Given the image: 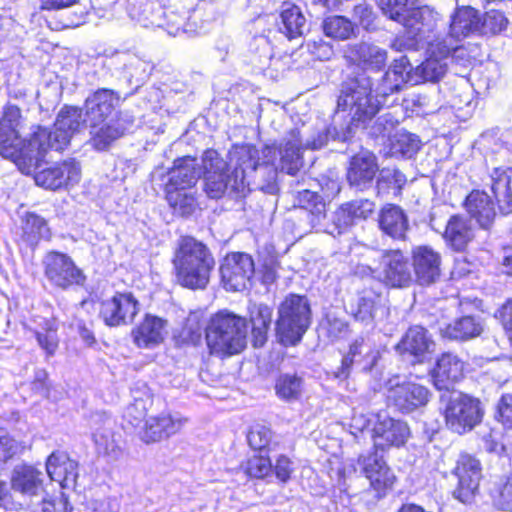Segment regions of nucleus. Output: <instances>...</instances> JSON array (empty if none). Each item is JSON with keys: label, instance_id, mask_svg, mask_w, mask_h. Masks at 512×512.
I'll list each match as a JSON object with an SVG mask.
<instances>
[{"label": "nucleus", "instance_id": "nucleus-1", "mask_svg": "<svg viewBox=\"0 0 512 512\" xmlns=\"http://www.w3.org/2000/svg\"><path fill=\"white\" fill-rule=\"evenodd\" d=\"M254 150L251 145L235 146L229 153L227 164L215 150H207L202 159L204 190L208 197L219 199L227 192L245 194L250 182L247 181L244 165H252Z\"/></svg>", "mask_w": 512, "mask_h": 512}, {"label": "nucleus", "instance_id": "nucleus-2", "mask_svg": "<svg viewBox=\"0 0 512 512\" xmlns=\"http://www.w3.org/2000/svg\"><path fill=\"white\" fill-rule=\"evenodd\" d=\"M177 282L189 289H204L215 261L206 245L192 237H182L174 253Z\"/></svg>", "mask_w": 512, "mask_h": 512}, {"label": "nucleus", "instance_id": "nucleus-3", "mask_svg": "<svg viewBox=\"0 0 512 512\" xmlns=\"http://www.w3.org/2000/svg\"><path fill=\"white\" fill-rule=\"evenodd\" d=\"M247 324L244 318L228 312L211 317L205 329L211 354L223 357L237 354L246 345Z\"/></svg>", "mask_w": 512, "mask_h": 512}, {"label": "nucleus", "instance_id": "nucleus-4", "mask_svg": "<svg viewBox=\"0 0 512 512\" xmlns=\"http://www.w3.org/2000/svg\"><path fill=\"white\" fill-rule=\"evenodd\" d=\"M85 123L87 117L83 118L81 109L64 106L59 111L52 129L43 126L32 128L31 145L43 151L44 156L50 150L62 151L69 145L72 137L85 127Z\"/></svg>", "mask_w": 512, "mask_h": 512}, {"label": "nucleus", "instance_id": "nucleus-5", "mask_svg": "<svg viewBox=\"0 0 512 512\" xmlns=\"http://www.w3.org/2000/svg\"><path fill=\"white\" fill-rule=\"evenodd\" d=\"M381 102L372 93V80L366 74L349 78L342 84L338 109L348 110L353 123H366L380 110Z\"/></svg>", "mask_w": 512, "mask_h": 512}, {"label": "nucleus", "instance_id": "nucleus-6", "mask_svg": "<svg viewBox=\"0 0 512 512\" xmlns=\"http://www.w3.org/2000/svg\"><path fill=\"white\" fill-rule=\"evenodd\" d=\"M311 323V308L305 296L290 294L278 307L276 335L283 345H296Z\"/></svg>", "mask_w": 512, "mask_h": 512}, {"label": "nucleus", "instance_id": "nucleus-7", "mask_svg": "<svg viewBox=\"0 0 512 512\" xmlns=\"http://www.w3.org/2000/svg\"><path fill=\"white\" fill-rule=\"evenodd\" d=\"M450 18L447 35L434 40V51L442 54L453 52V55L461 57L464 48L460 43L467 37L480 35V12L471 6H461Z\"/></svg>", "mask_w": 512, "mask_h": 512}, {"label": "nucleus", "instance_id": "nucleus-8", "mask_svg": "<svg viewBox=\"0 0 512 512\" xmlns=\"http://www.w3.org/2000/svg\"><path fill=\"white\" fill-rule=\"evenodd\" d=\"M31 140L32 132L27 139H22L21 134L0 127V155L11 159L26 175L38 169L45 158L43 151L31 145Z\"/></svg>", "mask_w": 512, "mask_h": 512}, {"label": "nucleus", "instance_id": "nucleus-9", "mask_svg": "<svg viewBox=\"0 0 512 512\" xmlns=\"http://www.w3.org/2000/svg\"><path fill=\"white\" fill-rule=\"evenodd\" d=\"M482 416L480 401L461 393L451 394L444 410L446 426L458 434L472 430Z\"/></svg>", "mask_w": 512, "mask_h": 512}, {"label": "nucleus", "instance_id": "nucleus-10", "mask_svg": "<svg viewBox=\"0 0 512 512\" xmlns=\"http://www.w3.org/2000/svg\"><path fill=\"white\" fill-rule=\"evenodd\" d=\"M42 264L44 275L53 287L67 290L74 286H81L85 282L82 270L67 254L50 251L44 256Z\"/></svg>", "mask_w": 512, "mask_h": 512}, {"label": "nucleus", "instance_id": "nucleus-11", "mask_svg": "<svg viewBox=\"0 0 512 512\" xmlns=\"http://www.w3.org/2000/svg\"><path fill=\"white\" fill-rule=\"evenodd\" d=\"M254 150L252 165L249 163L244 165L246 169L247 181L250 182L247 191L259 189L268 194H274L278 190L277 186V175L278 171L270 158H275V150L271 147H266L263 151V157L266 159L262 163H259V151L251 146Z\"/></svg>", "mask_w": 512, "mask_h": 512}, {"label": "nucleus", "instance_id": "nucleus-12", "mask_svg": "<svg viewBox=\"0 0 512 512\" xmlns=\"http://www.w3.org/2000/svg\"><path fill=\"white\" fill-rule=\"evenodd\" d=\"M254 272L252 257L242 252L227 255L220 266L223 285L226 290L233 292L246 289Z\"/></svg>", "mask_w": 512, "mask_h": 512}, {"label": "nucleus", "instance_id": "nucleus-13", "mask_svg": "<svg viewBox=\"0 0 512 512\" xmlns=\"http://www.w3.org/2000/svg\"><path fill=\"white\" fill-rule=\"evenodd\" d=\"M140 311V303L130 292L116 293L100 304L99 316L109 327H118L133 322Z\"/></svg>", "mask_w": 512, "mask_h": 512}, {"label": "nucleus", "instance_id": "nucleus-14", "mask_svg": "<svg viewBox=\"0 0 512 512\" xmlns=\"http://www.w3.org/2000/svg\"><path fill=\"white\" fill-rule=\"evenodd\" d=\"M348 312L365 326H374L389 315V308L380 293L364 289L348 304Z\"/></svg>", "mask_w": 512, "mask_h": 512}, {"label": "nucleus", "instance_id": "nucleus-15", "mask_svg": "<svg viewBox=\"0 0 512 512\" xmlns=\"http://www.w3.org/2000/svg\"><path fill=\"white\" fill-rule=\"evenodd\" d=\"M44 159L41 166L32 172L35 183L45 189L57 190L63 187L77 184L81 177L79 163L74 159L65 160L61 163L43 168Z\"/></svg>", "mask_w": 512, "mask_h": 512}, {"label": "nucleus", "instance_id": "nucleus-16", "mask_svg": "<svg viewBox=\"0 0 512 512\" xmlns=\"http://www.w3.org/2000/svg\"><path fill=\"white\" fill-rule=\"evenodd\" d=\"M187 421L178 413L161 412L145 419L139 437L146 444L161 442L179 433Z\"/></svg>", "mask_w": 512, "mask_h": 512}, {"label": "nucleus", "instance_id": "nucleus-17", "mask_svg": "<svg viewBox=\"0 0 512 512\" xmlns=\"http://www.w3.org/2000/svg\"><path fill=\"white\" fill-rule=\"evenodd\" d=\"M481 464L478 459L470 454H460L453 474L458 479L454 496L461 502L468 501L477 491L481 479Z\"/></svg>", "mask_w": 512, "mask_h": 512}, {"label": "nucleus", "instance_id": "nucleus-18", "mask_svg": "<svg viewBox=\"0 0 512 512\" xmlns=\"http://www.w3.org/2000/svg\"><path fill=\"white\" fill-rule=\"evenodd\" d=\"M429 397V390L425 386L414 382L393 385L387 392L388 403L402 413H409L426 405Z\"/></svg>", "mask_w": 512, "mask_h": 512}, {"label": "nucleus", "instance_id": "nucleus-19", "mask_svg": "<svg viewBox=\"0 0 512 512\" xmlns=\"http://www.w3.org/2000/svg\"><path fill=\"white\" fill-rule=\"evenodd\" d=\"M167 328L166 319L147 313L132 330L131 336L138 348L153 349L163 343L168 334Z\"/></svg>", "mask_w": 512, "mask_h": 512}, {"label": "nucleus", "instance_id": "nucleus-20", "mask_svg": "<svg viewBox=\"0 0 512 512\" xmlns=\"http://www.w3.org/2000/svg\"><path fill=\"white\" fill-rule=\"evenodd\" d=\"M409 436V428L405 422L395 420L386 415H378L374 425L372 438L376 449L384 450L391 446L403 445Z\"/></svg>", "mask_w": 512, "mask_h": 512}, {"label": "nucleus", "instance_id": "nucleus-21", "mask_svg": "<svg viewBox=\"0 0 512 512\" xmlns=\"http://www.w3.org/2000/svg\"><path fill=\"white\" fill-rule=\"evenodd\" d=\"M344 56L350 63L372 71L382 70L388 59L385 49L365 41L348 45Z\"/></svg>", "mask_w": 512, "mask_h": 512}, {"label": "nucleus", "instance_id": "nucleus-22", "mask_svg": "<svg viewBox=\"0 0 512 512\" xmlns=\"http://www.w3.org/2000/svg\"><path fill=\"white\" fill-rule=\"evenodd\" d=\"M357 463L376 491L385 490L393 485L395 476L377 451L360 455Z\"/></svg>", "mask_w": 512, "mask_h": 512}, {"label": "nucleus", "instance_id": "nucleus-23", "mask_svg": "<svg viewBox=\"0 0 512 512\" xmlns=\"http://www.w3.org/2000/svg\"><path fill=\"white\" fill-rule=\"evenodd\" d=\"M201 176V168L195 158L186 156L174 161L173 167L168 171V181L165 183V192L189 190Z\"/></svg>", "mask_w": 512, "mask_h": 512}, {"label": "nucleus", "instance_id": "nucleus-24", "mask_svg": "<svg viewBox=\"0 0 512 512\" xmlns=\"http://www.w3.org/2000/svg\"><path fill=\"white\" fill-rule=\"evenodd\" d=\"M378 171L376 156L368 150H362L351 158L347 180L351 186L363 190L372 183Z\"/></svg>", "mask_w": 512, "mask_h": 512}, {"label": "nucleus", "instance_id": "nucleus-25", "mask_svg": "<svg viewBox=\"0 0 512 512\" xmlns=\"http://www.w3.org/2000/svg\"><path fill=\"white\" fill-rule=\"evenodd\" d=\"M465 363L456 354L443 353L431 372L434 386L439 390H449L464 376Z\"/></svg>", "mask_w": 512, "mask_h": 512}, {"label": "nucleus", "instance_id": "nucleus-26", "mask_svg": "<svg viewBox=\"0 0 512 512\" xmlns=\"http://www.w3.org/2000/svg\"><path fill=\"white\" fill-rule=\"evenodd\" d=\"M374 202L368 199H355L342 204L334 213L333 225L335 232L340 235L351 227L357 220L367 219L374 211Z\"/></svg>", "mask_w": 512, "mask_h": 512}, {"label": "nucleus", "instance_id": "nucleus-27", "mask_svg": "<svg viewBox=\"0 0 512 512\" xmlns=\"http://www.w3.org/2000/svg\"><path fill=\"white\" fill-rule=\"evenodd\" d=\"M413 267L420 285L434 283L440 276L441 256L429 246H418L412 252Z\"/></svg>", "mask_w": 512, "mask_h": 512}, {"label": "nucleus", "instance_id": "nucleus-28", "mask_svg": "<svg viewBox=\"0 0 512 512\" xmlns=\"http://www.w3.org/2000/svg\"><path fill=\"white\" fill-rule=\"evenodd\" d=\"M43 474L33 465L17 464L11 471L10 487L24 497L38 496L43 490Z\"/></svg>", "mask_w": 512, "mask_h": 512}, {"label": "nucleus", "instance_id": "nucleus-29", "mask_svg": "<svg viewBox=\"0 0 512 512\" xmlns=\"http://www.w3.org/2000/svg\"><path fill=\"white\" fill-rule=\"evenodd\" d=\"M406 83L415 85L409 60L406 56H401L393 61L382 76L377 86V93L382 97H386L400 91Z\"/></svg>", "mask_w": 512, "mask_h": 512}, {"label": "nucleus", "instance_id": "nucleus-30", "mask_svg": "<svg viewBox=\"0 0 512 512\" xmlns=\"http://www.w3.org/2000/svg\"><path fill=\"white\" fill-rule=\"evenodd\" d=\"M382 265L384 281L387 285L405 287L412 281L410 262L400 250L386 251Z\"/></svg>", "mask_w": 512, "mask_h": 512}, {"label": "nucleus", "instance_id": "nucleus-31", "mask_svg": "<svg viewBox=\"0 0 512 512\" xmlns=\"http://www.w3.org/2000/svg\"><path fill=\"white\" fill-rule=\"evenodd\" d=\"M120 96L117 92L101 88L85 101L87 123L104 122L118 106Z\"/></svg>", "mask_w": 512, "mask_h": 512}, {"label": "nucleus", "instance_id": "nucleus-32", "mask_svg": "<svg viewBox=\"0 0 512 512\" xmlns=\"http://www.w3.org/2000/svg\"><path fill=\"white\" fill-rule=\"evenodd\" d=\"M428 52L429 57L412 71L415 85L421 82L440 81L448 69L447 59L450 56L460 57L453 55V52L442 54L434 51V41L429 44Z\"/></svg>", "mask_w": 512, "mask_h": 512}, {"label": "nucleus", "instance_id": "nucleus-33", "mask_svg": "<svg viewBox=\"0 0 512 512\" xmlns=\"http://www.w3.org/2000/svg\"><path fill=\"white\" fill-rule=\"evenodd\" d=\"M46 471L51 480L62 488H74L78 478V464L63 452H53L46 461Z\"/></svg>", "mask_w": 512, "mask_h": 512}, {"label": "nucleus", "instance_id": "nucleus-34", "mask_svg": "<svg viewBox=\"0 0 512 512\" xmlns=\"http://www.w3.org/2000/svg\"><path fill=\"white\" fill-rule=\"evenodd\" d=\"M465 207L469 215L484 229H488L495 219L494 203L484 191H472L466 198Z\"/></svg>", "mask_w": 512, "mask_h": 512}, {"label": "nucleus", "instance_id": "nucleus-35", "mask_svg": "<svg viewBox=\"0 0 512 512\" xmlns=\"http://www.w3.org/2000/svg\"><path fill=\"white\" fill-rule=\"evenodd\" d=\"M379 227L391 238L402 240L409 229L408 218L399 206L387 204L381 209Z\"/></svg>", "mask_w": 512, "mask_h": 512}, {"label": "nucleus", "instance_id": "nucleus-36", "mask_svg": "<svg viewBox=\"0 0 512 512\" xmlns=\"http://www.w3.org/2000/svg\"><path fill=\"white\" fill-rule=\"evenodd\" d=\"M90 143L97 150H106L112 142L124 135L127 127L119 119L99 123H87Z\"/></svg>", "mask_w": 512, "mask_h": 512}, {"label": "nucleus", "instance_id": "nucleus-37", "mask_svg": "<svg viewBox=\"0 0 512 512\" xmlns=\"http://www.w3.org/2000/svg\"><path fill=\"white\" fill-rule=\"evenodd\" d=\"M303 148L300 131L298 129H292L279 148L282 171L294 175L301 168V151Z\"/></svg>", "mask_w": 512, "mask_h": 512}, {"label": "nucleus", "instance_id": "nucleus-38", "mask_svg": "<svg viewBox=\"0 0 512 512\" xmlns=\"http://www.w3.org/2000/svg\"><path fill=\"white\" fill-rule=\"evenodd\" d=\"M397 347L421 361L433 349L434 341L424 327L415 325L407 330Z\"/></svg>", "mask_w": 512, "mask_h": 512}, {"label": "nucleus", "instance_id": "nucleus-39", "mask_svg": "<svg viewBox=\"0 0 512 512\" xmlns=\"http://www.w3.org/2000/svg\"><path fill=\"white\" fill-rule=\"evenodd\" d=\"M444 238L454 250L463 251L474 238L470 221L461 215L450 217L446 225Z\"/></svg>", "mask_w": 512, "mask_h": 512}, {"label": "nucleus", "instance_id": "nucleus-40", "mask_svg": "<svg viewBox=\"0 0 512 512\" xmlns=\"http://www.w3.org/2000/svg\"><path fill=\"white\" fill-rule=\"evenodd\" d=\"M491 190L502 213L512 212V170L496 168L491 174Z\"/></svg>", "mask_w": 512, "mask_h": 512}, {"label": "nucleus", "instance_id": "nucleus-41", "mask_svg": "<svg viewBox=\"0 0 512 512\" xmlns=\"http://www.w3.org/2000/svg\"><path fill=\"white\" fill-rule=\"evenodd\" d=\"M484 330L480 318L464 316L441 329V335L451 340L466 341L478 337Z\"/></svg>", "mask_w": 512, "mask_h": 512}, {"label": "nucleus", "instance_id": "nucleus-42", "mask_svg": "<svg viewBox=\"0 0 512 512\" xmlns=\"http://www.w3.org/2000/svg\"><path fill=\"white\" fill-rule=\"evenodd\" d=\"M281 26L280 31L288 39L300 37L307 30L306 18L301 9L291 3H284L280 13Z\"/></svg>", "mask_w": 512, "mask_h": 512}, {"label": "nucleus", "instance_id": "nucleus-43", "mask_svg": "<svg viewBox=\"0 0 512 512\" xmlns=\"http://www.w3.org/2000/svg\"><path fill=\"white\" fill-rule=\"evenodd\" d=\"M272 321V309L260 304L251 311L252 342L254 347H262L267 341L268 330Z\"/></svg>", "mask_w": 512, "mask_h": 512}, {"label": "nucleus", "instance_id": "nucleus-44", "mask_svg": "<svg viewBox=\"0 0 512 512\" xmlns=\"http://www.w3.org/2000/svg\"><path fill=\"white\" fill-rule=\"evenodd\" d=\"M420 147L419 137L407 131L397 132L390 139V153L395 157L412 158Z\"/></svg>", "mask_w": 512, "mask_h": 512}, {"label": "nucleus", "instance_id": "nucleus-45", "mask_svg": "<svg viewBox=\"0 0 512 512\" xmlns=\"http://www.w3.org/2000/svg\"><path fill=\"white\" fill-rule=\"evenodd\" d=\"M302 385V379L296 374H280L275 382V392L282 400L294 401L301 396Z\"/></svg>", "mask_w": 512, "mask_h": 512}, {"label": "nucleus", "instance_id": "nucleus-46", "mask_svg": "<svg viewBox=\"0 0 512 512\" xmlns=\"http://www.w3.org/2000/svg\"><path fill=\"white\" fill-rule=\"evenodd\" d=\"M489 494L496 508L512 511V477L494 482Z\"/></svg>", "mask_w": 512, "mask_h": 512}, {"label": "nucleus", "instance_id": "nucleus-47", "mask_svg": "<svg viewBox=\"0 0 512 512\" xmlns=\"http://www.w3.org/2000/svg\"><path fill=\"white\" fill-rule=\"evenodd\" d=\"M323 30L328 37L346 40L354 34L355 26L344 16H331L324 21Z\"/></svg>", "mask_w": 512, "mask_h": 512}, {"label": "nucleus", "instance_id": "nucleus-48", "mask_svg": "<svg viewBox=\"0 0 512 512\" xmlns=\"http://www.w3.org/2000/svg\"><path fill=\"white\" fill-rule=\"evenodd\" d=\"M166 198L175 213L188 216L194 212L197 206L193 192L190 190H177L166 192Z\"/></svg>", "mask_w": 512, "mask_h": 512}, {"label": "nucleus", "instance_id": "nucleus-49", "mask_svg": "<svg viewBox=\"0 0 512 512\" xmlns=\"http://www.w3.org/2000/svg\"><path fill=\"white\" fill-rule=\"evenodd\" d=\"M508 23L501 11H487L483 16L480 14V35H497L506 29Z\"/></svg>", "mask_w": 512, "mask_h": 512}, {"label": "nucleus", "instance_id": "nucleus-50", "mask_svg": "<svg viewBox=\"0 0 512 512\" xmlns=\"http://www.w3.org/2000/svg\"><path fill=\"white\" fill-rule=\"evenodd\" d=\"M25 126L26 119L21 108L15 103L8 102L3 108L0 127L21 134Z\"/></svg>", "mask_w": 512, "mask_h": 512}, {"label": "nucleus", "instance_id": "nucleus-51", "mask_svg": "<svg viewBox=\"0 0 512 512\" xmlns=\"http://www.w3.org/2000/svg\"><path fill=\"white\" fill-rule=\"evenodd\" d=\"M349 353L351 356H354L356 359H360L362 361L360 365L361 369L364 371H369L372 369L377 360L378 354V352L372 348L371 344L362 337L357 338L351 344Z\"/></svg>", "mask_w": 512, "mask_h": 512}, {"label": "nucleus", "instance_id": "nucleus-52", "mask_svg": "<svg viewBox=\"0 0 512 512\" xmlns=\"http://www.w3.org/2000/svg\"><path fill=\"white\" fill-rule=\"evenodd\" d=\"M383 14L397 22L406 19V13L412 9L418 0H376Z\"/></svg>", "mask_w": 512, "mask_h": 512}, {"label": "nucleus", "instance_id": "nucleus-53", "mask_svg": "<svg viewBox=\"0 0 512 512\" xmlns=\"http://www.w3.org/2000/svg\"><path fill=\"white\" fill-rule=\"evenodd\" d=\"M201 336L202 326L200 317L197 313H190L179 331L177 339L182 344L196 345L200 341Z\"/></svg>", "mask_w": 512, "mask_h": 512}, {"label": "nucleus", "instance_id": "nucleus-54", "mask_svg": "<svg viewBox=\"0 0 512 512\" xmlns=\"http://www.w3.org/2000/svg\"><path fill=\"white\" fill-rule=\"evenodd\" d=\"M297 202L299 206L316 217H320L325 212V203L322 197L313 191L302 190L298 192Z\"/></svg>", "mask_w": 512, "mask_h": 512}, {"label": "nucleus", "instance_id": "nucleus-55", "mask_svg": "<svg viewBox=\"0 0 512 512\" xmlns=\"http://www.w3.org/2000/svg\"><path fill=\"white\" fill-rule=\"evenodd\" d=\"M413 18L420 24L417 30L420 33H425L433 31L436 28L441 16L432 7L423 6L413 12Z\"/></svg>", "mask_w": 512, "mask_h": 512}, {"label": "nucleus", "instance_id": "nucleus-56", "mask_svg": "<svg viewBox=\"0 0 512 512\" xmlns=\"http://www.w3.org/2000/svg\"><path fill=\"white\" fill-rule=\"evenodd\" d=\"M272 469L271 461L268 457L253 456L243 465L244 472L254 478H263L269 474Z\"/></svg>", "mask_w": 512, "mask_h": 512}, {"label": "nucleus", "instance_id": "nucleus-57", "mask_svg": "<svg viewBox=\"0 0 512 512\" xmlns=\"http://www.w3.org/2000/svg\"><path fill=\"white\" fill-rule=\"evenodd\" d=\"M406 181V176L398 169L383 168L380 171V175L377 180V187L379 190H381L384 188V186H391L397 191H400L405 185Z\"/></svg>", "mask_w": 512, "mask_h": 512}, {"label": "nucleus", "instance_id": "nucleus-58", "mask_svg": "<svg viewBox=\"0 0 512 512\" xmlns=\"http://www.w3.org/2000/svg\"><path fill=\"white\" fill-rule=\"evenodd\" d=\"M272 438L271 430L264 425H254L250 428L247 441L254 450H262L268 446Z\"/></svg>", "mask_w": 512, "mask_h": 512}, {"label": "nucleus", "instance_id": "nucleus-59", "mask_svg": "<svg viewBox=\"0 0 512 512\" xmlns=\"http://www.w3.org/2000/svg\"><path fill=\"white\" fill-rule=\"evenodd\" d=\"M351 133V127H348L345 131H342L341 133L337 132L335 127L328 128L326 131L319 133L316 139H313L312 141H307L305 147L311 149H320L327 144L329 136H332L334 139H338L340 141L345 142L350 138Z\"/></svg>", "mask_w": 512, "mask_h": 512}, {"label": "nucleus", "instance_id": "nucleus-60", "mask_svg": "<svg viewBox=\"0 0 512 512\" xmlns=\"http://www.w3.org/2000/svg\"><path fill=\"white\" fill-rule=\"evenodd\" d=\"M93 438L99 452L104 454H111L115 452L116 444L110 426L104 427L101 430H96L93 433Z\"/></svg>", "mask_w": 512, "mask_h": 512}, {"label": "nucleus", "instance_id": "nucleus-61", "mask_svg": "<svg viewBox=\"0 0 512 512\" xmlns=\"http://www.w3.org/2000/svg\"><path fill=\"white\" fill-rule=\"evenodd\" d=\"M150 398L147 399L135 398L134 402L130 404L125 412V417L129 419L130 423L137 426L146 416L147 404L150 403Z\"/></svg>", "mask_w": 512, "mask_h": 512}, {"label": "nucleus", "instance_id": "nucleus-62", "mask_svg": "<svg viewBox=\"0 0 512 512\" xmlns=\"http://www.w3.org/2000/svg\"><path fill=\"white\" fill-rule=\"evenodd\" d=\"M72 506L64 493L59 496L44 498L41 502V512H71Z\"/></svg>", "mask_w": 512, "mask_h": 512}, {"label": "nucleus", "instance_id": "nucleus-63", "mask_svg": "<svg viewBox=\"0 0 512 512\" xmlns=\"http://www.w3.org/2000/svg\"><path fill=\"white\" fill-rule=\"evenodd\" d=\"M22 447L9 436L0 437V468L20 453Z\"/></svg>", "mask_w": 512, "mask_h": 512}, {"label": "nucleus", "instance_id": "nucleus-64", "mask_svg": "<svg viewBox=\"0 0 512 512\" xmlns=\"http://www.w3.org/2000/svg\"><path fill=\"white\" fill-rule=\"evenodd\" d=\"M497 418L504 426L512 428V394H504L497 405Z\"/></svg>", "mask_w": 512, "mask_h": 512}]
</instances>
